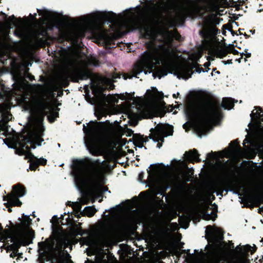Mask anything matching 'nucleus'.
Here are the masks:
<instances>
[{
  "mask_svg": "<svg viewBox=\"0 0 263 263\" xmlns=\"http://www.w3.org/2000/svg\"><path fill=\"white\" fill-rule=\"evenodd\" d=\"M140 5L130 7L118 14L112 11L96 10L82 16L79 21L71 20L66 22L61 30L62 36L73 42L84 35L86 30L92 26L97 29L98 38L106 43L111 41L110 33L102 27L105 24H111L113 30L121 31L123 29L128 30L139 29L146 38L151 40L148 45V50L143 52L137 61L134 68V75H124L123 79L138 78L137 76L143 72L145 75L153 72L156 65L162 64L166 68L173 69L176 74L183 76L187 70L186 66L178 62L175 58L172 49V40L171 33L166 29L157 28L148 23H143V10H138Z\"/></svg>",
  "mask_w": 263,
  "mask_h": 263,
  "instance_id": "1",
  "label": "nucleus"
},
{
  "mask_svg": "<svg viewBox=\"0 0 263 263\" xmlns=\"http://www.w3.org/2000/svg\"><path fill=\"white\" fill-rule=\"evenodd\" d=\"M19 103L24 110L30 113V120H36L29 130L19 138L20 148L18 150L30 162V169L35 170L39 165H44L47 160L43 157L37 158L29 152L34 149L36 146H41L44 142V127L42 124L44 117L48 115V119L53 122L59 117V109L55 107L48 99L44 97H36L28 93H23L18 98Z\"/></svg>",
  "mask_w": 263,
  "mask_h": 263,
  "instance_id": "2",
  "label": "nucleus"
},
{
  "mask_svg": "<svg viewBox=\"0 0 263 263\" xmlns=\"http://www.w3.org/2000/svg\"><path fill=\"white\" fill-rule=\"evenodd\" d=\"M109 164L99 159L81 160L72 169L76 182L91 196L100 195L107 191L103 186L105 183L104 174Z\"/></svg>",
  "mask_w": 263,
  "mask_h": 263,
  "instance_id": "3",
  "label": "nucleus"
},
{
  "mask_svg": "<svg viewBox=\"0 0 263 263\" xmlns=\"http://www.w3.org/2000/svg\"><path fill=\"white\" fill-rule=\"evenodd\" d=\"M83 125L86 134L85 144L90 153L96 155L102 153L114 144L120 136V128L114 127L108 120L90 122Z\"/></svg>",
  "mask_w": 263,
  "mask_h": 263,
  "instance_id": "4",
  "label": "nucleus"
},
{
  "mask_svg": "<svg viewBox=\"0 0 263 263\" xmlns=\"http://www.w3.org/2000/svg\"><path fill=\"white\" fill-rule=\"evenodd\" d=\"M221 109L215 103H203L196 107L188 109L186 112L187 121L183 127L187 132L194 129L197 136L201 138L205 136L213 125L218 123L221 118Z\"/></svg>",
  "mask_w": 263,
  "mask_h": 263,
  "instance_id": "5",
  "label": "nucleus"
},
{
  "mask_svg": "<svg viewBox=\"0 0 263 263\" xmlns=\"http://www.w3.org/2000/svg\"><path fill=\"white\" fill-rule=\"evenodd\" d=\"M59 60L63 69L57 75L60 83L65 84L69 79L73 81L84 80L91 77V73L86 69L90 65L99 66L97 61L93 58L83 59L80 54L75 51H64L59 53Z\"/></svg>",
  "mask_w": 263,
  "mask_h": 263,
  "instance_id": "6",
  "label": "nucleus"
},
{
  "mask_svg": "<svg viewBox=\"0 0 263 263\" xmlns=\"http://www.w3.org/2000/svg\"><path fill=\"white\" fill-rule=\"evenodd\" d=\"M39 256L43 259L51 260L52 263H73L67 251L63 250L70 246L71 241L66 236L58 237L55 240L47 239L38 243Z\"/></svg>",
  "mask_w": 263,
  "mask_h": 263,
  "instance_id": "7",
  "label": "nucleus"
},
{
  "mask_svg": "<svg viewBox=\"0 0 263 263\" xmlns=\"http://www.w3.org/2000/svg\"><path fill=\"white\" fill-rule=\"evenodd\" d=\"M37 12L39 15L44 17V20L43 21L42 24H39L34 27L31 31V37L32 40L36 42L41 43L43 42L41 36H45L48 30L51 29L50 25L45 24L46 21H54L58 22L61 21L63 18V15L61 13L57 12L52 11L46 8L37 9Z\"/></svg>",
  "mask_w": 263,
  "mask_h": 263,
  "instance_id": "8",
  "label": "nucleus"
},
{
  "mask_svg": "<svg viewBox=\"0 0 263 263\" xmlns=\"http://www.w3.org/2000/svg\"><path fill=\"white\" fill-rule=\"evenodd\" d=\"M198 250H195L194 253L189 255V259L191 263H248V260L243 253L233 254L228 259L226 256H219L208 261H204L206 253L200 249L199 253L194 255Z\"/></svg>",
  "mask_w": 263,
  "mask_h": 263,
  "instance_id": "9",
  "label": "nucleus"
},
{
  "mask_svg": "<svg viewBox=\"0 0 263 263\" xmlns=\"http://www.w3.org/2000/svg\"><path fill=\"white\" fill-rule=\"evenodd\" d=\"M23 215L25 217L21 220V226L17 229L13 230L15 235L19 234L23 235L22 238H18V242L20 247L32 243L34 237V232L29 228L32 222L30 215H25L24 213Z\"/></svg>",
  "mask_w": 263,
  "mask_h": 263,
  "instance_id": "10",
  "label": "nucleus"
},
{
  "mask_svg": "<svg viewBox=\"0 0 263 263\" xmlns=\"http://www.w3.org/2000/svg\"><path fill=\"white\" fill-rule=\"evenodd\" d=\"M26 194V192L25 188L20 185L14 186L12 193L4 197V200H7V201L6 204H7V207L8 209V211L10 212L12 211V209L10 207V206H21L22 203L18 198L24 196Z\"/></svg>",
  "mask_w": 263,
  "mask_h": 263,
  "instance_id": "11",
  "label": "nucleus"
},
{
  "mask_svg": "<svg viewBox=\"0 0 263 263\" xmlns=\"http://www.w3.org/2000/svg\"><path fill=\"white\" fill-rule=\"evenodd\" d=\"M151 132L153 134L151 139L156 143L159 141L163 142L164 137L172 136L173 129L170 125L159 123L155 128H151Z\"/></svg>",
  "mask_w": 263,
  "mask_h": 263,
  "instance_id": "12",
  "label": "nucleus"
},
{
  "mask_svg": "<svg viewBox=\"0 0 263 263\" xmlns=\"http://www.w3.org/2000/svg\"><path fill=\"white\" fill-rule=\"evenodd\" d=\"M91 88L95 93V95H103L102 92L105 89H112L114 87V85L111 81L108 79H102L100 82L95 83L91 80Z\"/></svg>",
  "mask_w": 263,
  "mask_h": 263,
  "instance_id": "13",
  "label": "nucleus"
},
{
  "mask_svg": "<svg viewBox=\"0 0 263 263\" xmlns=\"http://www.w3.org/2000/svg\"><path fill=\"white\" fill-rule=\"evenodd\" d=\"M230 146V149L226 150L224 154L227 157L230 158L232 156L239 157L243 156L245 154L244 151L238 145L236 140L231 142Z\"/></svg>",
  "mask_w": 263,
  "mask_h": 263,
  "instance_id": "14",
  "label": "nucleus"
},
{
  "mask_svg": "<svg viewBox=\"0 0 263 263\" xmlns=\"http://www.w3.org/2000/svg\"><path fill=\"white\" fill-rule=\"evenodd\" d=\"M205 232L208 240L210 238L217 241L221 240L223 239L222 232L219 228L208 226L206 227Z\"/></svg>",
  "mask_w": 263,
  "mask_h": 263,
  "instance_id": "15",
  "label": "nucleus"
},
{
  "mask_svg": "<svg viewBox=\"0 0 263 263\" xmlns=\"http://www.w3.org/2000/svg\"><path fill=\"white\" fill-rule=\"evenodd\" d=\"M91 263H115L114 257L100 251L96 255V260Z\"/></svg>",
  "mask_w": 263,
  "mask_h": 263,
  "instance_id": "16",
  "label": "nucleus"
},
{
  "mask_svg": "<svg viewBox=\"0 0 263 263\" xmlns=\"http://www.w3.org/2000/svg\"><path fill=\"white\" fill-rule=\"evenodd\" d=\"M250 116L252 120L254 121L256 125H258L260 121H263V110L259 108L255 112L254 110L250 114Z\"/></svg>",
  "mask_w": 263,
  "mask_h": 263,
  "instance_id": "17",
  "label": "nucleus"
},
{
  "mask_svg": "<svg viewBox=\"0 0 263 263\" xmlns=\"http://www.w3.org/2000/svg\"><path fill=\"white\" fill-rule=\"evenodd\" d=\"M199 156L197 151L195 149L186 152L184 154L185 159L190 162L200 161Z\"/></svg>",
  "mask_w": 263,
  "mask_h": 263,
  "instance_id": "18",
  "label": "nucleus"
},
{
  "mask_svg": "<svg viewBox=\"0 0 263 263\" xmlns=\"http://www.w3.org/2000/svg\"><path fill=\"white\" fill-rule=\"evenodd\" d=\"M11 119V115L7 112L3 113L2 115V123L1 125V128L3 131L8 130V122Z\"/></svg>",
  "mask_w": 263,
  "mask_h": 263,
  "instance_id": "19",
  "label": "nucleus"
},
{
  "mask_svg": "<svg viewBox=\"0 0 263 263\" xmlns=\"http://www.w3.org/2000/svg\"><path fill=\"white\" fill-rule=\"evenodd\" d=\"M235 102H237V101H235ZM234 103V100L232 98H225L222 100L221 106L225 109L230 110L233 108Z\"/></svg>",
  "mask_w": 263,
  "mask_h": 263,
  "instance_id": "20",
  "label": "nucleus"
},
{
  "mask_svg": "<svg viewBox=\"0 0 263 263\" xmlns=\"http://www.w3.org/2000/svg\"><path fill=\"white\" fill-rule=\"evenodd\" d=\"M32 63H28L27 65L24 64V67H25V70L23 73V76L22 77L24 79H28L30 81H32L34 78L33 76H32L31 74L29 73V69L27 67V66H32Z\"/></svg>",
  "mask_w": 263,
  "mask_h": 263,
  "instance_id": "21",
  "label": "nucleus"
},
{
  "mask_svg": "<svg viewBox=\"0 0 263 263\" xmlns=\"http://www.w3.org/2000/svg\"><path fill=\"white\" fill-rule=\"evenodd\" d=\"M101 238L103 241H107L110 237V232L108 229H104L100 234Z\"/></svg>",
  "mask_w": 263,
  "mask_h": 263,
  "instance_id": "22",
  "label": "nucleus"
},
{
  "mask_svg": "<svg viewBox=\"0 0 263 263\" xmlns=\"http://www.w3.org/2000/svg\"><path fill=\"white\" fill-rule=\"evenodd\" d=\"M167 73H168L163 69H157L153 72V77L154 78H158L160 79L161 78L166 76Z\"/></svg>",
  "mask_w": 263,
  "mask_h": 263,
  "instance_id": "23",
  "label": "nucleus"
},
{
  "mask_svg": "<svg viewBox=\"0 0 263 263\" xmlns=\"http://www.w3.org/2000/svg\"><path fill=\"white\" fill-rule=\"evenodd\" d=\"M84 211L85 213L88 216L91 217L94 215L96 212V210L95 208L92 206H86L84 210Z\"/></svg>",
  "mask_w": 263,
  "mask_h": 263,
  "instance_id": "24",
  "label": "nucleus"
},
{
  "mask_svg": "<svg viewBox=\"0 0 263 263\" xmlns=\"http://www.w3.org/2000/svg\"><path fill=\"white\" fill-rule=\"evenodd\" d=\"M227 53V49L220 48L218 49L216 51V54L217 57L222 59L224 57Z\"/></svg>",
  "mask_w": 263,
  "mask_h": 263,
  "instance_id": "25",
  "label": "nucleus"
},
{
  "mask_svg": "<svg viewBox=\"0 0 263 263\" xmlns=\"http://www.w3.org/2000/svg\"><path fill=\"white\" fill-rule=\"evenodd\" d=\"M251 141L250 140H249L247 138H246L244 141H243V145L245 147V152L246 153H248V152H250L251 151V149L248 147V146H247L245 145V144L246 143H251Z\"/></svg>",
  "mask_w": 263,
  "mask_h": 263,
  "instance_id": "26",
  "label": "nucleus"
},
{
  "mask_svg": "<svg viewBox=\"0 0 263 263\" xmlns=\"http://www.w3.org/2000/svg\"><path fill=\"white\" fill-rule=\"evenodd\" d=\"M216 214L214 213H211V214L205 215L204 217L206 220H214L216 217Z\"/></svg>",
  "mask_w": 263,
  "mask_h": 263,
  "instance_id": "27",
  "label": "nucleus"
},
{
  "mask_svg": "<svg viewBox=\"0 0 263 263\" xmlns=\"http://www.w3.org/2000/svg\"><path fill=\"white\" fill-rule=\"evenodd\" d=\"M182 174H183V180L185 182H188L191 181V178L189 176L187 175L188 174H189L188 172L183 173Z\"/></svg>",
  "mask_w": 263,
  "mask_h": 263,
  "instance_id": "28",
  "label": "nucleus"
},
{
  "mask_svg": "<svg viewBox=\"0 0 263 263\" xmlns=\"http://www.w3.org/2000/svg\"><path fill=\"white\" fill-rule=\"evenodd\" d=\"M86 99L87 101L91 105H95L96 103V100L95 99L86 97Z\"/></svg>",
  "mask_w": 263,
  "mask_h": 263,
  "instance_id": "29",
  "label": "nucleus"
},
{
  "mask_svg": "<svg viewBox=\"0 0 263 263\" xmlns=\"http://www.w3.org/2000/svg\"><path fill=\"white\" fill-rule=\"evenodd\" d=\"M251 248H252L251 246L249 245H245L243 247V251H244V252H248V251H251Z\"/></svg>",
  "mask_w": 263,
  "mask_h": 263,
  "instance_id": "30",
  "label": "nucleus"
},
{
  "mask_svg": "<svg viewBox=\"0 0 263 263\" xmlns=\"http://www.w3.org/2000/svg\"><path fill=\"white\" fill-rule=\"evenodd\" d=\"M71 205H73L74 208L78 209V210H80L81 208L80 204L78 202H72Z\"/></svg>",
  "mask_w": 263,
  "mask_h": 263,
  "instance_id": "31",
  "label": "nucleus"
},
{
  "mask_svg": "<svg viewBox=\"0 0 263 263\" xmlns=\"http://www.w3.org/2000/svg\"><path fill=\"white\" fill-rule=\"evenodd\" d=\"M207 156L209 158H213V159H216L217 157V156L216 155V154L214 153H208L207 154Z\"/></svg>",
  "mask_w": 263,
  "mask_h": 263,
  "instance_id": "32",
  "label": "nucleus"
},
{
  "mask_svg": "<svg viewBox=\"0 0 263 263\" xmlns=\"http://www.w3.org/2000/svg\"><path fill=\"white\" fill-rule=\"evenodd\" d=\"M135 145L136 147L140 148L144 147V145L142 143H139L138 142H135Z\"/></svg>",
  "mask_w": 263,
  "mask_h": 263,
  "instance_id": "33",
  "label": "nucleus"
},
{
  "mask_svg": "<svg viewBox=\"0 0 263 263\" xmlns=\"http://www.w3.org/2000/svg\"><path fill=\"white\" fill-rule=\"evenodd\" d=\"M29 15L32 21H37L36 19L35 18V17L37 15L36 13H34L33 15L30 13Z\"/></svg>",
  "mask_w": 263,
  "mask_h": 263,
  "instance_id": "34",
  "label": "nucleus"
},
{
  "mask_svg": "<svg viewBox=\"0 0 263 263\" xmlns=\"http://www.w3.org/2000/svg\"><path fill=\"white\" fill-rule=\"evenodd\" d=\"M224 191H226V192H232L233 194H236V195H239V193L238 192L234 191L232 189H228V190H225Z\"/></svg>",
  "mask_w": 263,
  "mask_h": 263,
  "instance_id": "35",
  "label": "nucleus"
},
{
  "mask_svg": "<svg viewBox=\"0 0 263 263\" xmlns=\"http://www.w3.org/2000/svg\"><path fill=\"white\" fill-rule=\"evenodd\" d=\"M196 71L198 73H200L201 72H204L206 71H204L202 68H198L196 69Z\"/></svg>",
  "mask_w": 263,
  "mask_h": 263,
  "instance_id": "36",
  "label": "nucleus"
},
{
  "mask_svg": "<svg viewBox=\"0 0 263 263\" xmlns=\"http://www.w3.org/2000/svg\"><path fill=\"white\" fill-rule=\"evenodd\" d=\"M242 249V247H240V246H237L235 248V250L238 252H240Z\"/></svg>",
  "mask_w": 263,
  "mask_h": 263,
  "instance_id": "37",
  "label": "nucleus"
},
{
  "mask_svg": "<svg viewBox=\"0 0 263 263\" xmlns=\"http://www.w3.org/2000/svg\"><path fill=\"white\" fill-rule=\"evenodd\" d=\"M222 63L224 65H227V64H232V63L231 61H223Z\"/></svg>",
  "mask_w": 263,
  "mask_h": 263,
  "instance_id": "38",
  "label": "nucleus"
},
{
  "mask_svg": "<svg viewBox=\"0 0 263 263\" xmlns=\"http://www.w3.org/2000/svg\"><path fill=\"white\" fill-rule=\"evenodd\" d=\"M179 95V93L177 92L176 94V93H174L173 96V97L174 98H177Z\"/></svg>",
  "mask_w": 263,
  "mask_h": 263,
  "instance_id": "39",
  "label": "nucleus"
},
{
  "mask_svg": "<svg viewBox=\"0 0 263 263\" xmlns=\"http://www.w3.org/2000/svg\"><path fill=\"white\" fill-rule=\"evenodd\" d=\"M162 146V144L161 143H158L157 144V147L158 148H161Z\"/></svg>",
  "mask_w": 263,
  "mask_h": 263,
  "instance_id": "40",
  "label": "nucleus"
},
{
  "mask_svg": "<svg viewBox=\"0 0 263 263\" xmlns=\"http://www.w3.org/2000/svg\"><path fill=\"white\" fill-rule=\"evenodd\" d=\"M247 55V58H249L251 56V53L250 52H247L246 53H245Z\"/></svg>",
  "mask_w": 263,
  "mask_h": 263,
  "instance_id": "41",
  "label": "nucleus"
},
{
  "mask_svg": "<svg viewBox=\"0 0 263 263\" xmlns=\"http://www.w3.org/2000/svg\"><path fill=\"white\" fill-rule=\"evenodd\" d=\"M110 97H109V96H107V97H106L107 99V102H111V101H113L112 100H110V99H109V98H110Z\"/></svg>",
  "mask_w": 263,
  "mask_h": 263,
  "instance_id": "42",
  "label": "nucleus"
},
{
  "mask_svg": "<svg viewBox=\"0 0 263 263\" xmlns=\"http://www.w3.org/2000/svg\"><path fill=\"white\" fill-rule=\"evenodd\" d=\"M210 63H209V62H207V63H206L204 64V66H210Z\"/></svg>",
  "mask_w": 263,
  "mask_h": 263,
  "instance_id": "43",
  "label": "nucleus"
},
{
  "mask_svg": "<svg viewBox=\"0 0 263 263\" xmlns=\"http://www.w3.org/2000/svg\"><path fill=\"white\" fill-rule=\"evenodd\" d=\"M247 50H248V49H246L245 50V53H244V52H242V53H246L247 52Z\"/></svg>",
  "mask_w": 263,
  "mask_h": 263,
  "instance_id": "44",
  "label": "nucleus"
},
{
  "mask_svg": "<svg viewBox=\"0 0 263 263\" xmlns=\"http://www.w3.org/2000/svg\"><path fill=\"white\" fill-rule=\"evenodd\" d=\"M185 251H186V252L187 253H189V252L190 251V250H189V249H187V250H185Z\"/></svg>",
  "mask_w": 263,
  "mask_h": 263,
  "instance_id": "45",
  "label": "nucleus"
},
{
  "mask_svg": "<svg viewBox=\"0 0 263 263\" xmlns=\"http://www.w3.org/2000/svg\"><path fill=\"white\" fill-rule=\"evenodd\" d=\"M253 247H254V250L253 251H254L255 249H256V246L255 245H254Z\"/></svg>",
  "mask_w": 263,
  "mask_h": 263,
  "instance_id": "46",
  "label": "nucleus"
},
{
  "mask_svg": "<svg viewBox=\"0 0 263 263\" xmlns=\"http://www.w3.org/2000/svg\"><path fill=\"white\" fill-rule=\"evenodd\" d=\"M142 139H143V138H142ZM141 140H142L143 142H146V140H143V139H142Z\"/></svg>",
  "mask_w": 263,
  "mask_h": 263,
  "instance_id": "47",
  "label": "nucleus"
},
{
  "mask_svg": "<svg viewBox=\"0 0 263 263\" xmlns=\"http://www.w3.org/2000/svg\"><path fill=\"white\" fill-rule=\"evenodd\" d=\"M21 87H23V83H21Z\"/></svg>",
  "mask_w": 263,
  "mask_h": 263,
  "instance_id": "48",
  "label": "nucleus"
},
{
  "mask_svg": "<svg viewBox=\"0 0 263 263\" xmlns=\"http://www.w3.org/2000/svg\"><path fill=\"white\" fill-rule=\"evenodd\" d=\"M57 215H54V216H53V218H54H54H56V217H57Z\"/></svg>",
  "mask_w": 263,
  "mask_h": 263,
  "instance_id": "49",
  "label": "nucleus"
},
{
  "mask_svg": "<svg viewBox=\"0 0 263 263\" xmlns=\"http://www.w3.org/2000/svg\"><path fill=\"white\" fill-rule=\"evenodd\" d=\"M154 164H151L149 167H150L152 165H153Z\"/></svg>",
  "mask_w": 263,
  "mask_h": 263,
  "instance_id": "50",
  "label": "nucleus"
},
{
  "mask_svg": "<svg viewBox=\"0 0 263 263\" xmlns=\"http://www.w3.org/2000/svg\"><path fill=\"white\" fill-rule=\"evenodd\" d=\"M235 52H238L237 50H236V49L235 50Z\"/></svg>",
  "mask_w": 263,
  "mask_h": 263,
  "instance_id": "51",
  "label": "nucleus"
},
{
  "mask_svg": "<svg viewBox=\"0 0 263 263\" xmlns=\"http://www.w3.org/2000/svg\"><path fill=\"white\" fill-rule=\"evenodd\" d=\"M216 72H217V73H218V74L220 73V72L219 71H217Z\"/></svg>",
  "mask_w": 263,
  "mask_h": 263,
  "instance_id": "52",
  "label": "nucleus"
},
{
  "mask_svg": "<svg viewBox=\"0 0 263 263\" xmlns=\"http://www.w3.org/2000/svg\"><path fill=\"white\" fill-rule=\"evenodd\" d=\"M58 146L60 147V144H58Z\"/></svg>",
  "mask_w": 263,
  "mask_h": 263,
  "instance_id": "53",
  "label": "nucleus"
},
{
  "mask_svg": "<svg viewBox=\"0 0 263 263\" xmlns=\"http://www.w3.org/2000/svg\"><path fill=\"white\" fill-rule=\"evenodd\" d=\"M261 242H263V239H262V240H261Z\"/></svg>",
  "mask_w": 263,
  "mask_h": 263,
  "instance_id": "54",
  "label": "nucleus"
}]
</instances>
